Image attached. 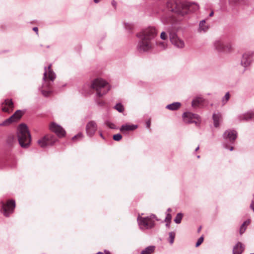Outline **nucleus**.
Masks as SVG:
<instances>
[{
	"label": "nucleus",
	"mask_w": 254,
	"mask_h": 254,
	"mask_svg": "<svg viewBox=\"0 0 254 254\" xmlns=\"http://www.w3.org/2000/svg\"><path fill=\"white\" fill-rule=\"evenodd\" d=\"M250 223L251 220L248 219L246 221H245L242 224L247 227V226H248L250 224Z\"/></svg>",
	"instance_id": "nucleus-41"
},
{
	"label": "nucleus",
	"mask_w": 254,
	"mask_h": 254,
	"mask_svg": "<svg viewBox=\"0 0 254 254\" xmlns=\"http://www.w3.org/2000/svg\"><path fill=\"white\" fill-rule=\"evenodd\" d=\"M203 241V236L200 237L197 240L195 244V247H198Z\"/></svg>",
	"instance_id": "nucleus-37"
},
{
	"label": "nucleus",
	"mask_w": 254,
	"mask_h": 254,
	"mask_svg": "<svg viewBox=\"0 0 254 254\" xmlns=\"http://www.w3.org/2000/svg\"><path fill=\"white\" fill-rule=\"evenodd\" d=\"M176 233L174 232H171L169 233L168 241L171 245H172L174 243Z\"/></svg>",
	"instance_id": "nucleus-26"
},
{
	"label": "nucleus",
	"mask_w": 254,
	"mask_h": 254,
	"mask_svg": "<svg viewBox=\"0 0 254 254\" xmlns=\"http://www.w3.org/2000/svg\"><path fill=\"white\" fill-rule=\"evenodd\" d=\"M241 64L244 67H247L250 64V61L247 55H244L241 60Z\"/></svg>",
	"instance_id": "nucleus-23"
},
{
	"label": "nucleus",
	"mask_w": 254,
	"mask_h": 254,
	"mask_svg": "<svg viewBox=\"0 0 254 254\" xmlns=\"http://www.w3.org/2000/svg\"><path fill=\"white\" fill-rule=\"evenodd\" d=\"M150 125H151V122H150V120H148V121H147L146 122V127L149 128L150 127Z\"/></svg>",
	"instance_id": "nucleus-42"
},
{
	"label": "nucleus",
	"mask_w": 254,
	"mask_h": 254,
	"mask_svg": "<svg viewBox=\"0 0 254 254\" xmlns=\"http://www.w3.org/2000/svg\"><path fill=\"white\" fill-rule=\"evenodd\" d=\"M4 104L5 106H7L8 107L3 106L1 108L2 111L4 112L9 113V109H11V110H12L13 108V103L12 100L8 99L5 100L2 105H3Z\"/></svg>",
	"instance_id": "nucleus-18"
},
{
	"label": "nucleus",
	"mask_w": 254,
	"mask_h": 254,
	"mask_svg": "<svg viewBox=\"0 0 254 254\" xmlns=\"http://www.w3.org/2000/svg\"><path fill=\"white\" fill-rule=\"evenodd\" d=\"M161 2L166 4V10L161 17V21L164 24L173 23L174 19L171 12H174L184 16L189 12L198 9V6L194 3H190L184 0H159Z\"/></svg>",
	"instance_id": "nucleus-1"
},
{
	"label": "nucleus",
	"mask_w": 254,
	"mask_h": 254,
	"mask_svg": "<svg viewBox=\"0 0 254 254\" xmlns=\"http://www.w3.org/2000/svg\"><path fill=\"white\" fill-rule=\"evenodd\" d=\"M167 37H168L167 35L165 32L163 31L161 32V35H160V38L161 39H162L163 40H165L167 39Z\"/></svg>",
	"instance_id": "nucleus-36"
},
{
	"label": "nucleus",
	"mask_w": 254,
	"mask_h": 254,
	"mask_svg": "<svg viewBox=\"0 0 254 254\" xmlns=\"http://www.w3.org/2000/svg\"><path fill=\"white\" fill-rule=\"evenodd\" d=\"M155 247L153 246H150L142 250L140 254H152L155 251Z\"/></svg>",
	"instance_id": "nucleus-24"
},
{
	"label": "nucleus",
	"mask_w": 254,
	"mask_h": 254,
	"mask_svg": "<svg viewBox=\"0 0 254 254\" xmlns=\"http://www.w3.org/2000/svg\"><path fill=\"white\" fill-rule=\"evenodd\" d=\"M204 101L202 97H195L191 102V106L193 108L198 107L200 104L202 103Z\"/></svg>",
	"instance_id": "nucleus-22"
},
{
	"label": "nucleus",
	"mask_w": 254,
	"mask_h": 254,
	"mask_svg": "<svg viewBox=\"0 0 254 254\" xmlns=\"http://www.w3.org/2000/svg\"><path fill=\"white\" fill-rule=\"evenodd\" d=\"M100 136L103 138V139H105V137L104 136V135H103L102 133V132H100Z\"/></svg>",
	"instance_id": "nucleus-49"
},
{
	"label": "nucleus",
	"mask_w": 254,
	"mask_h": 254,
	"mask_svg": "<svg viewBox=\"0 0 254 254\" xmlns=\"http://www.w3.org/2000/svg\"><path fill=\"white\" fill-rule=\"evenodd\" d=\"M213 14H214V12H213V11H212L210 13V14H209V16L210 17H211V16H212L213 15Z\"/></svg>",
	"instance_id": "nucleus-48"
},
{
	"label": "nucleus",
	"mask_w": 254,
	"mask_h": 254,
	"mask_svg": "<svg viewBox=\"0 0 254 254\" xmlns=\"http://www.w3.org/2000/svg\"><path fill=\"white\" fill-rule=\"evenodd\" d=\"M237 118L240 122L250 121L254 118V111L250 110L245 113L240 114Z\"/></svg>",
	"instance_id": "nucleus-15"
},
{
	"label": "nucleus",
	"mask_w": 254,
	"mask_h": 254,
	"mask_svg": "<svg viewBox=\"0 0 254 254\" xmlns=\"http://www.w3.org/2000/svg\"><path fill=\"white\" fill-rule=\"evenodd\" d=\"M197 157L198 158H199L200 157V156L198 155V156H197Z\"/></svg>",
	"instance_id": "nucleus-55"
},
{
	"label": "nucleus",
	"mask_w": 254,
	"mask_h": 254,
	"mask_svg": "<svg viewBox=\"0 0 254 254\" xmlns=\"http://www.w3.org/2000/svg\"><path fill=\"white\" fill-rule=\"evenodd\" d=\"M101 104V105H103V102H102Z\"/></svg>",
	"instance_id": "nucleus-56"
},
{
	"label": "nucleus",
	"mask_w": 254,
	"mask_h": 254,
	"mask_svg": "<svg viewBox=\"0 0 254 254\" xmlns=\"http://www.w3.org/2000/svg\"><path fill=\"white\" fill-rule=\"evenodd\" d=\"M156 216L151 214L147 217H141L139 215L137 217V222L139 228L142 230H147L152 228L155 225V219Z\"/></svg>",
	"instance_id": "nucleus-6"
},
{
	"label": "nucleus",
	"mask_w": 254,
	"mask_h": 254,
	"mask_svg": "<svg viewBox=\"0 0 254 254\" xmlns=\"http://www.w3.org/2000/svg\"><path fill=\"white\" fill-rule=\"evenodd\" d=\"M106 124L110 128H112V129H115V128H116V125L112 123H111L110 122H107L106 123Z\"/></svg>",
	"instance_id": "nucleus-35"
},
{
	"label": "nucleus",
	"mask_w": 254,
	"mask_h": 254,
	"mask_svg": "<svg viewBox=\"0 0 254 254\" xmlns=\"http://www.w3.org/2000/svg\"><path fill=\"white\" fill-rule=\"evenodd\" d=\"M0 205L1 212L5 216L8 217L14 210L15 207V202L14 200L11 199L7 201L6 203L1 201Z\"/></svg>",
	"instance_id": "nucleus-8"
},
{
	"label": "nucleus",
	"mask_w": 254,
	"mask_h": 254,
	"mask_svg": "<svg viewBox=\"0 0 254 254\" xmlns=\"http://www.w3.org/2000/svg\"><path fill=\"white\" fill-rule=\"evenodd\" d=\"M122 138V136L120 133H117L116 134H114L113 136V138L114 140L119 141H120Z\"/></svg>",
	"instance_id": "nucleus-32"
},
{
	"label": "nucleus",
	"mask_w": 254,
	"mask_h": 254,
	"mask_svg": "<svg viewBox=\"0 0 254 254\" xmlns=\"http://www.w3.org/2000/svg\"><path fill=\"white\" fill-rule=\"evenodd\" d=\"M23 114V112H22L21 110H17L14 113V115H15V117H16L17 119H18V120H19L21 118Z\"/></svg>",
	"instance_id": "nucleus-31"
},
{
	"label": "nucleus",
	"mask_w": 254,
	"mask_h": 254,
	"mask_svg": "<svg viewBox=\"0 0 254 254\" xmlns=\"http://www.w3.org/2000/svg\"><path fill=\"white\" fill-rule=\"evenodd\" d=\"M182 117L184 122L187 124L195 123L197 125L200 122V117L198 115L190 112L184 113Z\"/></svg>",
	"instance_id": "nucleus-10"
},
{
	"label": "nucleus",
	"mask_w": 254,
	"mask_h": 254,
	"mask_svg": "<svg viewBox=\"0 0 254 254\" xmlns=\"http://www.w3.org/2000/svg\"><path fill=\"white\" fill-rule=\"evenodd\" d=\"M105 254H110V252L108 251L105 250Z\"/></svg>",
	"instance_id": "nucleus-53"
},
{
	"label": "nucleus",
	"mask_w": 254,
	"mask_h": 254,
	"mask_svg": "<svg viewBox=\"0 0 254 254\" xmlns=\"http://www.w3.org/2000/svg\"><path fill=\"white\" fill-rule=\"evenodd\" d=\"M183 215H184L182 213H178L174 220L175 223L178 224H180L181 223Z\"/></svg>",
	"instance_id": "nucleus-25"
},
{
	"label": "nucleus",
	"mask_w": 254,
	"mask_h": 254,
	"mask_svg": "<svg viewBox=\"0 0 254 254\" xmlns=\"http://www.w3.org/2000/svg\"><path fill=\"white\" fill-rule=\"evenodd\" d=\"M215 49L219 52L228 53L232 50V44L228 41L218 40L214 44Z\"/></svg>",
	"instance_id": "nucleus-7"
},
{
	"label": "nucleus",
	"mask_w": 254,
	"mask_h": 254,
	"mask_svg": "<svg viewBox=\"0 0 254 254\" xmlns=\"http://www.w3.org/2000/svg\"><path fill=\"white\" fill-rule=\"evenodd\" d=\"M136 125L125 124L123 125L120 127V131L122 132H126L129 131H133L137 128Z\"/></svg>",
	"instance_id": "nucleus-17"
},
{
	"label": "nucleus",
	"mask_w": 254,
	"mask_h": 254,
	"mask_svg": "<svg viewBox=\"0 0 254 254\" xmlns=\"http://www.w3.org/2000/svg\"><path fill=\"white\" fill-rule=\"evenodd\" d=\"M127 27H128V28H129V29H131V25H130V24H128V25H127V26H126V28H127Z\"/></svg>",
	"instance_id": "nucleus-51"
},
{
	"label": "nucleus",
	"mask_w": 254,
	"mask_h": 254,
	"mask_svg": "<svg viewBox=\"0 0 254 254\" xmlns=\"http://www.w3.org/2000/svg\"><path fill=\"white\" fill-rule=\"evenodd\" d=\"M97 129V125L95 121H89L86 126V132L89 137H92Z\"/></svg>",
	"instance_id": "nucleus-12"
},
{
	"label": "nucleus",
	"mask_w": 254,
	"mask_h": 254,
	"mask_svg": "<svg viewBox=\"0 0 254 254\" xmlns=\"http://www.w3.org/2000/svg\"><path fill=\"white\" fill-rule=\"evenodd\" d=\"M230 97V95L229 92H227L222 99V103L223 105H225V104H226L227 101L229 100Z\"/></svg>",
	"instance_id": "nucleus-29"
},
{
	"label": "nucleus",
	"mask_w": 254,
	"mask_h": 254,
	"mask_svg": "<svg viewBox=\"0 0 254 254\" xmlns=\"http://www.w3.org/2000/svg\"><path fill=\"white\" fill-rule=\"evenodd\" d=\"M57 140L55 135L49 134L38 140L37 143L41 147L44 148L48 145H53Z\"/></svg>",
	"instance_id": "nucleus-9"
},
{
	"label": "nucleus",
	"mask_w": 254,
	"mask_h": 254,
	"mask_svg": "<svg viewBox=\"0 0 254 254\" xmlns=\"http://www.w3.org/2000/svg\"><path fill=\"white\" fill-rule=\"evenodd\" d=\"M244 250V246L238 242L233 248V254H241Z\"/></svg>",
	"instance_id": "nucleus-19"
},
{
	"label": "nucleus",
	"mask_w": 254,
	"mask_h": 254,
	"mask_svg": "<svg viewBox=\"0 0 254 254\" xmlns=\"http://www.w3.org/2000/svg\"><path fill=\"white\" fill-rule=\"evenodd\" d=\"M50 128L51 131L54 132L60 137H63L65 134V131L64 128L54 123L51 124Z\"/></svg>",
	"instance_id": "nucleus-14"
},
{
	"label": "nucleus",
	"mask_w": 254,
	"mask_h": 254,
	"mask_svg": "<svg viewBox=\"0 0 254 254\" xmlns=\"http://www.w3.org/2000/svg\"><path fill=\"white\" fill-rule=\"evenodd\" d=\"M199 146H197V147L195 148V151H197L199 149Z\"/></svg>",
	"instance_id": "nucleus-54"
},
{
	"label": "nucleus",
	"mask_w": 254,
	"mask_h": 254,
	"mask_svg": "<svg viewBox=\"0 0 254 254\" xmlns=\"http://www.w3.org/2000/svg\"><path fill=\"white\" fill-rule=\"evenodd\" d=\"M83 137V135L82 133L80 132V133H78L77 134L74 135L72 138V139L73 140H74L76 139H78L79 140H80L81 139H82Z\"/></svg>",
	"instance_id": "nucleus-33"
},
{
	"label": "nucleus",
	"mask_w": 254,
	"mask_h": 254,
	"mask_svg": "<svg viewBox=\"0 0 254 254\" xmlns=\"http://www.w3.org/2000/svg\"><path fill=\"white\" fill-rule=\"evenodd\" d=\"M253 196H254V195H253Z\"/></svg>",
	"instance_id": "nucleus-57"
},
{
	"label": "nucleus",
	"mask_w": 254,
	"mask_h": 254,
	"mask_svg": "<svg viewBox=\"0 0 254 254\" xmlns=\"http://www.w3.org/2000/svg\"><path fill=\"white\" fill-rule=\"evenodd\" d=\"M213 124L215 127H218L220 123L222 121V116L220 113H215L212 115Z\"/></svg>",
	"instance_id": "nucleus-16"
},
{
	"label": "nucleus",
	"mask_w": 254,
	"mask_h": 254,
	"mask_svg": "<svg viewBox=\"0 0 254 254\" xmlns=\"http://www.w3.org/2000/svg\"><path fill=\"white\" fill-rule=\"evenodd\" d=\"M169 38L171 43L176 48L182 49L185 47L184 41L178 36L176 33L174 32H170Z\"/></svg>",
	"instance_id": "nucleus-11"
},
{
	"label": "nucleus",
	"mask_w": 254,
	"mask_h": 254,
	"mask_svg": "<svg viewBox=\"0 0 254 254\" xmlns=\"http://www.w3.org/2000/svg\"><path fill=\"white\" fill-rule=\"evenodd\" d=\"M14 137L12 135H9L6 139V142L9 145H11L14 141Z\"/></svg>",
	"instance_id": "nucleus-30"
},
{
	"label": "nucleus",
	"mask_w": 254,
	"mask_h": 254,
	"mask_svg": "<svg viewBox=\"0 0 254 254\" xmlns=\"http://www.w3.org/2000/svg\"><path fill=\"white\" fill-rule=\"evenodd\" d=\"M223 145L225 148L229 149L230 151H232L234 149V147L233 146H231L229 148L228 145L226 143H224Z\"/></svg>",
	"instance_id": "nucleus-40"
},
{
	"label": "nucleus",
	"mask_w": 254,
	"mask_h": 254,
	"mask_svg": "<svg viewBox=\"0 0 254 254\" xmlns=\"http://www.w3.org/2000/svg\"><path fill=\"white\" fill-rule=\"evenodd\" d=\"M12 123L16 122L19 120L15 117V115L13 114L9 118Z\"/></svg>",
	"instance_id": "nucleus-39"
},
{
	"label": "nucleus",
	"mask_w": 254,
	"mask_h": 254,
	"mask_svg": "<svg viewBox=\"0 0 254 254\" xmlns=\"http://www.w3.org/2000/svg\"><path fill=\"white\" fill-rule=\"evenodd\" d=\"M171 222H166V226L168 228L170 227V224Z\"/></svg>",
	"instance_id": "nucleus-46"
},
{
	"label": "nucleus",
	"mask_w": 254,
	"mask_h": 254,
	"mask_svg": "<svg viewBox=\"0 0 254 254\" xmlns=\"http://www.w3.org/2000/svg\"><path fill=\"white\" fill-rule=\"evenodd\" d=\"M109 84L102 78H97L93 80L91 84H86L83 87L85 94L89 93L92 90L96 91V96L101 98L110 90Z\"/></svg>",
	"instance_id": "nucleus-3"
},
{
	"label": "nucleus",
	"mask_w": 254,
	"mask_h": 254,
	"mask_svg": "<svg viewBox=\"0 0 254 254\" xmlns=\"http://www.w3.org/2000/svg\"><path fill=\"white\" fill-rule=\"evenodd\" d=\"M201 229H202V227L201 226H199V228H198V230H197L198 233H199L200 232Z\"/></svg>",
	"instance_id": "nucleus-47"
},
{
	"label": "nucleus",
	"mask_w": 254,
	"mask_h": 254,
	"mask_svg": "<svg viewBox=\"0 0 254 254\" xmlns=\"http://www.w3.org/2000/svg\"><path fill=\"white\" fill-rule=\"evenodd\" d=\"M160 45L162 46L163 47V48L165 49L166 48L165 44L163 42H161L159 44Z\"/></svg>",
	"instance_id": "nucleus-45"
},
{
	"label": "nucleus",
	"mask_w": 254,
	"mask_h": 254,
	"mask_svg": "<svg viewBox=\"0 0 254 254\" xmlns=\"http://www.w3.org/2000/svg\"><path fill=\"white\" fill-rule=\"evenodd\" d=\"M112 5L115 7V8H116L117 2L115 1V0H112Z\"/></svg>",
	"instance_id": "nucleus-43"
},
{
	"label": "nucleus",
	"mask_w": 254,
	"mask_h": 254,
	"mask_svg": "<svg viewBox=\"0 0 254 254\" xmlns=\"http://www.w3.org/2000/svg\"><path fill=\"white\" fill-rule=\"evenodd\" d=\"M100 1V0H94V2L96 3L99 2Z\"/></svg>",
	"instance_id": "nucleus-50"
},
{
	"label": "nucleus",
	"mask_w": 254,
	"mask_h": 254,
	"mask_svg": "<svg viewBox=\"0 0 254 254\" xmlns=\"http://www.w3.org/2000/svg\"><path fill=\"white\" fill-rule=\"evenodd\" d=\"M208 28L209 26L205 24V20L204 19L200 21L198 29L199 32H205L208 30Z\"/></svg>",
	"instance_id": "nucleus-21"
},
{
	"label": "nucleus",
	"mask_w": 254,
	"mask_h": 254,
	"mask_svg": "<svg viewBox=\"0 0 254 254\" xmlns=\"http://www.w3.org/2000/svg\"><path fill=\"white\" fill-rule=\"evenodd\" d=\"M17 136L19 145L24 148H28L31 141V135L27 126L24 124H21L17 128Z\"/></svg>",
	"instance_id": "nucleus-5"
},
{
	"label": "nucleus",
	"mask_w": 254,
	"mask_h": 254,
	"mask_svg": "<svg viewBox=\"0 0 254 254\" xmlns=\"http://www.w3.org/2000/svg\"><path fill=\"white\" fill-rule=\"evenodd\" d=\"M181 106V103L177 102L167 105L166 108L171 111H176L179 109Z\"/></svg>",
	"instance_id": "nucleus-20"
},
{
	"label": "nucleus",
	"mask_w": 254,
	"mask_h": 254,
	"mask_svg": "<svg viewBox=\"0 0 254 254\" xmlns=\"http://www.w3.org/2000/svg\"><path fill=\"white\" fill-rule=\"evenodd\" d=\"M157 31L154 27L146 28L136 34L139 40L136 49L139 53L147 52L153 48L152 40L157 35Z\"/></svg>",
	"instance_id": "nucleus-2"
},
{
	"label": "nucleus",
	"mask_w": 254,
	"mask_h": 254,
	"mask_svg": "<svg viewBox=\"0 0 254 254\" xmlns=\"http://www.w3.org/2000/svg\"><path fill=\"white\" fill-rule=\"evenodd\" d=\"M52 64H50L48 67H44V73L43 77V83L39 90L45 97H48L52 93L51 87L56 75L51 69Z\"/></svg>",
	"instance_id": "nucleus-4"
},
{
	"label": "nucleus",
	"mask_w": 254,
	"mask_h": 254,
	"mask_svg": "<svg viewBox=\"0 0 254 254\" xmlns=\"http://www.w3.org/2000/svg\"><path fill=\"white\" fill-rule=\"evenodd\" d=\"M237 131L234 129H228L224 132L223 136L225 140L233 143L237 137Z\"/></svg>",
	"instance_id": "nucleus-13"
},
{
	"label": "nucleus",
	"mask_w": 254,
	"mask_h": 254,
	"mask_svg": "<svg viewBox=\"0 0 254 254\" xmlns=\"http://www.w3.org/2000/svg\"><path fill=\"white\" fill-rule=\"evenodd\" d=\"M247 229V226L243 225V224L241 225L240 229V235H242L246 231Z\"/></svg>",
	"instance_id": "nucleus-38"
},
{
	"label": "nucleus",
	"mask_w": 254,
	"mask_h": 254,
	"mask_svg": "<svg viewBox=\"0 0 254 254\" xmlns=\"http://www.w3.org/2000/svg\"><path fill=\"white\" fill-rule=\"evenodd\" d=\"M13 123L9 118L4 120L2 123H0V126L7 127Z\"/></svg>",
	"instance_id": "nucleus-27"
},
{
	"label": "nucleus",
	"mask_w": 254,
	"mask_h": 254,
	"mask_svg": "<svg viewBox=\"0 0 254 254\" xmlns=\"http://www.w3.org/2000/svg\"><path fill=\"white\" fill-rule=\"evenodd\" d=\"M115 109L120 113H122L124 111V107L121 103L117 104L115 106Z\"/></svg>",
	"instance_id": "nucleus-28"
},
{
	"label": "nucleus",
	"mask_w": 254,
	"mask_h": 254,
	"mask_svg": "<svg viewBox=\"0 0 254 254\" xmlns=\"http://www.w3.org/2000/svg\"><path fill=\"white\" fill-rule=\"evenodd\" d=\"M172 211V209L170 208L167 209V211L169 213Z\"/></svg>",
	"instance_id": "nucleus-52"
},
{
	"label": "nucleus",
	"mask_w": 254,
	"mask_h": 254,
	"mask_svg": "<svg viewBox=\"0 0 254 254\" xmlns=\"http://www.w3.org/2000/svg\"><path fill=\"white\" fill-rule=\"evenodd\" d=\"M33 30L36 32V34H38V28L37 27H34L33 28Z\"/></svg>",
	"instance_id": "nucleus-44"
},
{
	"label": "nucleus",
	"mask_w": 254,
	"mask_h": 254,
	"mask_svg": "<svg viewBox=\"0 0 254 254\" xmlns=\"http://www.w3.org/2000/svg\"><path fill=\"white\" fill-rule=\"evenodd\" d=\"M172 215L169 213H166L165 221L166 222H171Z\"/></svg>",
	"instance_id": "nucleus-34"
}]
</instances>
